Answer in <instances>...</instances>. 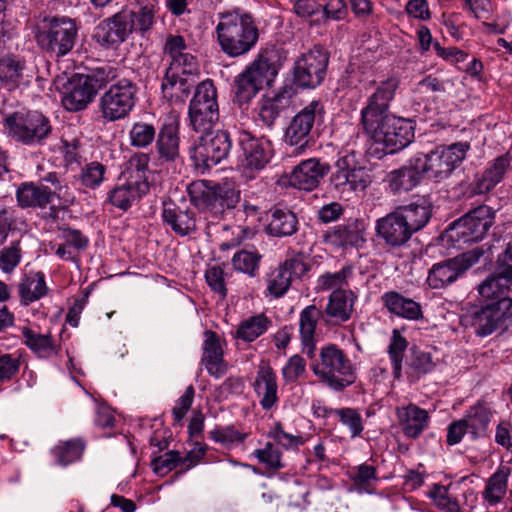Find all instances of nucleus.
Returning a JSON list of instances; mask_svg holds the SVG:
<instances>
[{"label": "nucleus", "instance_id": "nucleus-1", "mask_svg": "<svg viewBox=\"0 0 512 512\" xmlns=\"http://www.w3.org/2000/svg\"><path fill=\"white\" fill-rule=\"evenodd\" d=\"M400 81L390 77L380 82L361 109L360 124L363 131L377 143H382L389 153L407 147L414 139L412 120L397 117L390 112Z\"/></svg>", "mask_w": 512, "mask_h": 512}, {"label": "nucleus", "instance_id": "nucleus-2", "mask_svg": "<svg viewBox=\"0 0 512 512\" xmlns=\"http://www.w3.org/2000/svg\"><path fill=\"white\" fill-rule=\"evenodd\" d=\"M215 32L221 51L236 58L247 54L257 44L259 30L253 17L239 9L218 13Z\"/></svg>", "mask_w": 512, "mask_h": 512}, {"label": "nucleus", "instance_id": "nucleus-3", "mask_svg": "<svg viewBox=\"0 0 512 512\" xmlns=\"http://www.w3.org/2000/svg\"><path fill=\"white\" fill-rule=\"evenodd\" d=\"M310 368L314 375L330 389L343 391L356 381V367L348 355L336 344L321 347L313 357Z\"/></svg>", "mask_w": 512, "mask_h": 512}, {"label": "nucleus", "instance_id": "nucleus-4", "mask_svg": "<svg viewBox=\"0 0 512 512\" xmlns=\"http://www.w3.org/2000/svg\"><path fill=\"white\" fill-rule=\"evenodd\" d=\"M34 38L38 46L56 58L67 55L78 36L76 22L68 17L43 16L37 21Z\"/></svg>", "mask_w": 512, "mask_h": 512}, {"label": "nucleus", "instance_id": "nucleus-5", "mask_svg": "<svg viewBox=\"0 0 512 512\" xmlns=\"http://www.w3.org/2000/svg\"><path fill=\"white\" fill-rule=\"evenodd\" d=\"M118 70L111 65L94 69L90 74H75L71 77L62 97L63 107L71 112L85 109L97 92L116 80Z\"/></svg>", "mask_w": 512, "mask_h": 512}, {"label": "nucleus", "instance_id": "nucleus-6", "mask_svg": "<svg viewBox=\"0 0 512 512\" xmlns=\"http://www.w3.org/2000/svg\"><path fill=\"white\" fill-rule=\"evenodd\" d=\"M4 122L9 136L28 146L44 143L53 131L50 119L37 110L15 111Z\"/></svg>", "mask_w": 512, "mask_h": 512}, {"label": "nucleus", "instance_id": "nucleus-7", "mask_svg": "<svg viewBox=\"0 0 512 512\" xmlns=\"http://www.w3.org/2000/svg\"><path fill=\"white\" fill-rule=\"evenodd\" d=\"M100 96L98 109L102 118L108 122L125 119L133 110L137 100V85L130 79L119 76Z\"/></svg>", "mask_w": 512, "mask_h": 512}, {"label": "nucleus", "instance_id": "nucleus-8", "mask_svg": "<svg viewBox=\"0 0 512 512\" xmlns=\"http://www.w3.org/2000/svg\"><path fill=\"white\" fill-rule=\"evenodd\" d=\"M189 126L197 133L210 131L219 120L217 90L212 81L196 86L188 109Z\"/></svg>", "mask_w": 512, "mask_h": 512}, {"label": "nucleus", "instance_id": "nucleus-9", "mask_svg": "<svg viewBox=\"0 0 512 512\" xmlns=\"http://www.w3.org/2000/svg\"><path fill=\"white\" fill-rule=\"evenodd\" d=\"M468 143H455L440 146L430 153H416L415 156L423 172L436 181L446 179L465 159Z\"/></svg>", "mask_w": 512, "mask_h": 512}, {"label": "nucleus", "instance_id": "nucleus-10", "mask_svg": "<svg viewBox=\"0 0 512 512\" xmlns=\"http://www.w3.org/2000/svg\"><path fill=\"white\" fill-rule=\"evenodd\" d=\"M191 203L199 210L215 213L234 208L239 201V193L226 186L208 180L193 181L188 185Z\"/></svg>", "mask_w": 512, "mask_h": 512}, {"label": "nucleus", "instance_id": "nucleus-11", "mask_svg": "<svg viewBox=\"0 0 512 512\" xmlns=\"http://www.w3.org/2000/svg\"><path fill=\"white\" fill-rule=\"evenodd\" d=\"M511 308L512 299L485 303L480 307L467 309L461 315L460 323L464 328L471 329L475 335L486 337L498 329Z\"/></svg>", "mask_w": 512, "mask_h": 512}, {"label": "nucleus", "instance_id": "nucleus-12", "mask_svg": "<svg viewBox=\"0 0 512 512\" xmlns=\"http://www.w3.org/2000/svg\"><path fill=\"white\" fill-rule=\"evenodd\" d=\"M494 222L495 211L487 205H480L454 221L446 230V236L456 242H476L483 238Z\"/></svg>", "mask_w": 512, "mask_h": 512}, {"label": "nucleus", "instance_id": "nucleus-13", "mask_svg": "<svg viewBox=\"0 0 512 512\" xmlns=\"http://www.w3.org/2000/svg\"><path fill=\"white\" fill-rule=\"evenodd\" d=\"M195 141L191 159L199 169H210L227 159L232 148V139L226 130L200 133Z\"/></svg>", "mask_w": 512, "mask_h": 512}, {"label": "nucleus", "instance_id": "nucleus-14", "mask_svg": "<svg viewBox=\"0 0 512 512\" xmlns=\"http://www.w3.org/2000/svg\"><path fill=\"white\" fill-rule=\"evenodd\" d=\"M324 113L323 104L313 100L291 119L285 131L284 141L287 145L295 147L294 154H301L305 150L315 123L322 120Z\"/></svg>", "mask_w": 512, "mask_h": 512}, {"label": "nucleus", "instance_id": "nucleus-15", "mask_svg": "<svg viewBox=\"0 0 512 512\" xmlns=\"http://www.w3.org/2000/svg\"><path fill=\"white\" fill-rule=\"evenodd\" d=\"M489 274L478 285V294L485 303L511 299L506 294L512 285V258H490Z\"/></svg>", "mask_w": 512, "mask_h": 512}, {"label": "nucleus", "instance_id": "nucleus-16", "mask_svg": "<svg viewBox=\"0 0 512 512\" xmlns=\"http://www.w3.org/2000/svg\"><path fill=\"white\" fill-rule=\"evenodd\" d=\"M329 54L321 46H314L295 63L294 82L302 88L319 86L326 76Z\"/></svg>", "mask_w": 512, "mask_h": 512}, {"label": "nucleus", "instance_id": "nucleus-17", "mask_svg": "<svg viewBox=\"0 0 512 512\" xmlns=\"http://www.w3.org/2000/svg\"><path fill=\"white\" fill-rule=\"evenodd\" d=\"M238 143L242 151V166L245 171L259 172L272 159V142L267 138H257L248 131H242L239 134Z\"/></svg>", "mask_w": 512, "mask_h": 512}, {"label": "nucleus", "instance_id": "nucleus-18", "mask_svg": "<svg viewBox=\"0 0 512 512\" xmlns=\"http://www.w3.org/2000/svg\"><path fill=\"white\" fill-rule=\"evenodd\" d=\"M132 10L123 8L102 20L95 29L94 38L103 47H116L132 34Z\"/></svg>", "mask_w": 512, "mask_h": 512}, {"label": "nucleus", "instance_id": "nucleus-19", "mask_svg": "<svg viewBox=\"0 0 512 512\" xmlns=\"http://www.w3.org/2000/svg\"><path fill=\"white\" fill-rule=\"evenodd\" d=\"M309 267L301 258H288L266 277V292L273 298L283 297L289 290L293 278L303 276Z\"/></svg>", "mask_w": 512, "mask_h": 512}, {"label": "nucleus", "instance_id": "nucleus-20", "mask_svg": "<svg viewBox=\"0 0 512 512\" xmlns=\"http://www.w3.org/2000/svg\"><path fill=\"white\" fill-rule=\"evenodd\" d=\"M196 74L183 68L168 67L161 84L164 98L174 105L184 104L195 86L193 76Z\"/></svg>", "mask_w": 512, "mask_h": 512}, {"label": "nucleus", "instance_id": "nucleus-21", "mask_svg": "<svg viewBox=\"0 0 512 512\" xmlns=\"http://www.w3.org/2000/svg\"><path fill=\"white\" fill-rule=\"evenodd\" d=\"M357 295L350 289L332 291L328 302L322 311L326 324L340 325L351 319Z\"/></svg>", "mask_w": 512, "mask_h": 512}, {"label": "nucleus", "instance_id": "nucleus-22", "mask_svg": "<svg viewBox=\"0 0 512 512\" xmlns=\"http://www.w3.org/2000/svg\"><path fill=\"white\" fill-rule=\"evenodd\" d=\"M330 171V165L318 158L300 162L292 171L289 182L300 190L312 191Z\"/></svg>", "mask_w": 512, "mask_h": 512}, {"label": "nucleus", "instance_id": "nucleus-23", "mask_svg": "<svg viewBox=\"0 0 512 512\" xmlns=\"http://www.w3.org/2000/svg\"><path fill=\"white\" fill-rule=\"evenodd\" d=\"M479 258H447L433 265L429 271L428 283L439 289L454 282L466 270L472 267Z\"/></svg>", "mask_w": 512, "mask_h": 512}, {"label": "nucleus", "instance_id": "nucleus-24", "mask_svg": "<svg viewBox=\"0 0 512 512\" xmlns=\"http://www.w3.org/2000/svg\"><path fill=\"white\" fill-rule=\"evenodd\" d=\"M512 168V155L508 152L491 161L481 175L471 184V193L480 195L492 190Z\"/></svg>", "mask_w": 512, "mask_h": 512}, {"label": "nucleus", "instance_id": "nucleus-25", "mask_svg": "<svg viewBox=\"0 0 512 512\" xmlns=\"http://www.w3.org/2000/svg\"><path fill=\"white\" fill-rule=\"evenodd\" d=\"M396 416L403 434L412 439H417L430 423L428 411L414 403L397 407Z\"/></svg>", "mask_w": 512, "mask_h": 512}, {"label": "nucleus", "instance_id": "nucleus-26", "mask_svg": "<svg viewBox=\"0 0 512 512\" xmlns=\"http://www.w3.org/2000/svg\"><path fill=\"white\" fill-rule=\"evenodd\" d=\"M422 177L423 172L414 155L406 165L390 171L385 181L393 193H403L409 192L418 186Z\"/></svg>", "mask_w": 512, "mask_h": 512}, {"label": "nucleus", "instance_id": "nucleus-27", "mask_svg": "<svg viewBox=\"0 0 512 512\" xmlns=\"http://www.w3.org/2000/svg\"><path fill=\"white\" fill-rule=\"evenodd\" d=\"M204 338L201 362L211 376L220 378L226 374L228 366L224 360L219 336L216 332L207 330L204 332Z\"/></svg>", "mask_w": 512, "mask_h": 512}, {"label": "nucleus", "instance_id": "nucleus-28", "mask_svg": "<svg viewBox=\"0 0 512 512\" xmlns=\"http://www.w3.org/2000/svg\"><path fill=\"white\" fill-rule=\"evenodd\" d=\"M163 51L171 59L169 67L183 68L188 73H198L197 58L188 51L183 36L169 34L166 37Z\"/></svg>", "mask_w": 512, "mask_h": 512}, {"label": "nucleus", "instance_id": "nucleus-29", "mask_svg": "<svg viewBox=\"0 0 512 512\" xmlns=\"http://www.w3.org/2000/svg\"><path fill=\"white\" fill-rule=\"evenodd\" d=\"M376 230L378 235L393 247L402 246L413 234L396 210L378 219Z\"/></svg>", "mask_w": 512, "mask_h": 512}, {"label": "nucleus", "instance_id": "nucleus-30", "mask_svg": "<svg viewBox=\"0 0 512 512\" xmlns=\"http://www.w3.org/2000/svg\"><path fill=\"white\" fill-rule=\"evenodd\" d=\"M253 389L260 398V405L264 410H270L279 401L277 375L272 367L259 366Z\"/></svg>", "mask_w": 512, "mask_h": 512}, {"label": "nucleus", "instance_id": "nucleus-31", "mask_svg": "<svg viewBox=\"0 0 512 512\" xmlns=\"http://www.w3.org/2000/svg\"><path fill=\"white\" fill-rule=\"evenodd\" d=\"M149 182L136 177L135 179H124V182L117 185L109 193L110 202L120 208L127 210L132 202L141 198L149 192Z\"/></svg>", "mask_w": 512, "mask_h": 512}, {"label": "nucleus", "instance_id": "nucleus-32", "mask_svg": "<svg viewBox=\"0 0 512 512\" xmlns=\"http://www.w3.org/2000/svg\"><path fill=\"white\" fill-rule=\"evenodd\" d=\"M381 299L388 312L397 317L410 321H418L424 317L420 303L411 298L404 297L399 292H385Z\"/></svg>", "mask_w": 512, "mask_h": 512}, {"label": "nucleus", "instance_id": "nucleus-33", "mask_svg": "<svg viewBox=\"0 0 512 512\" xmlns=\"http://www.w3.org/2000/svg\"><path fill=\"white\" fill-rule=\"evenodd\" d=\"M278 52L274 48H264L246 67L263 85H270L278 74Z\"/></svg>", "mask_w": 512, "mask_h": 512}, {"label": "nucleus", "instance_id": "nucleus-34", "mask_svg": "<svg viewBox=\"0 0 512 512\" xmlns=\"http://www.w3.org/2000/svg\"><path fill=\"white\" fill-rule=\"evenodd\" d=\"M364 231L363 224L356 221L353 224L334 227L325 234L324 239L335 247L344 249L348 247L359 248L366 242Z\"/></svg>", "mask_w": 512, "mask_h": 512}, {"label": "nucleus", "instance_id": "nucleus-35", "mask_svg": "<svg viewBox=\"0 0 512 512\" xmlns=\"http://www.w3.org/2000/svg\"><path fill=\"white\" fill-rule=\"evenodd\" d=\"M512 468L509 463H501L496 471L487 479L482 498L489 506L502 502L507 490L508 479L511 476Z\"/></svg>", "mask_w": 512, "mask_h": 512}, {"label": "nucleus", "instance_id": "nucleus-36", "mask_svg": "<svg viewBox=\"0 0 512 512\" xmlns=\"http://www.w3.org/2000/svg\"><path fill=\"white\" fill-rule=\"evenodd\" d=\"M16 199L22 208H45L52 202L53 193L46 185L24 182L16 190Z\"/></svg>", "mask_w": 512, "mask_h": 512}, {"label": "nucleus", "instance_id": "nucleus-37", "mask_svg": "<svg viewBox=\"0 0 512 512\" xmlns=\"http://www.w3.org/2000/svg\"><path fill=\"white\" fill-rule=\"evenodd\" d=\"M323 314L315 305H309L300 313L299 328L302 342V352L310 359L315 356L316 345L314 340L318 320Z\"/></svg>", "mask_w": 512, "mask_h": 512}, {"label": "nucleus", "instance_id": "nucleus-38", "mask_svg": "<svg viewBox=\"0 0 512 512\" xmlns=\"http://www.w3.org/2000/svg\"><path fill=\"white\" fill-rule=\"evenodd\" d=\"M492 416V409L483 402H477L466 411L463 420L472 439L482 438L488 434Z\"/></svg>", "mask_w": 512, "mask_h": 512}, {"label": "nucleus", "instance_id": "nucleus-39", "mask_svg": "<svg viewBox=\"0 0 512 512\" xmlns=\"http://www.w3.org/2000/svg\"><path fill=\"white\" fill-rule=\"evenodd\" d=\"M396 211L412 233L422 229L431 217V208L425 199L400 206L396 208Z\"/></svg>", "mask_w": 512, "mask_h": 512}, {"label": "nucleus", "instance_id": "nucleus-40", "mask_svg": "<svg viewBox=\"0 0 512 512\" xmlns=\"http://www.w3.org/2000/svg\"><path fill=\"white\" fill-rule=\"evenodd\" d=\"M179 142L178 124H164L156 140V149L159 158L167 162L174 161L179 156Z\"/></svg>", "mask_w": 512, "mask_h": 512}, {"label": "nucleus", "instance_id": "nucleus-41", "mask_svg": "<svg viewBox=\"0 0 512 512\" xmlns=\"http://www.w3.org/2000/svg\"><path fill=\"white\" fill-rule=\"evenodd\" d=\"M298 229L296 215L288 210L274 207L270 210V220L266 232L271 236L285 237L294 234Z\"/></svg>", "mask_w": 512, "mask_h": 512}, {"label": "nucleus", "instance_id": "nucleus-42", "mask_svg": "<svg viewBox=\"0 0 512 512\" xmlns=\"http://www.w3.org/2000/svg\"><path fill=\"white\" fill-rule=\"evenodd\" d=\"M18 292L24 305H29L44 297L48 292L44 274L42 272L27 274L19 283Z\"/></svg>", "mask_w": 512, "mask_h": 512}, {"label": "nucleus", "instance_id": "nucleus-43", "mask_svg": "<svg viewBox=\"0 0 512 512\" xmlns=\"http://www.w3.org/2000/svg\"><path fill=\"white\" fill-rule=\"evenodd\" d=\"M162 217L164 222L181 236L188 235L196 229L194 213L189 210H182L175 206L164 207Z\"/></svg>", "mask_w": 512, "mask_h": 512}, {"label": "nucleus", "instance_id": "nucleus-44", "mask_svg": "<svg viewBox=\"0 0 512 512\" xmlns=\"http://www.w3.org/2000/svg\"><path fill=\"white\" fill-rule=\"evenodd\" d=\"M271 324L272 321L264 313L250 316L240 322L234 337L244 342H253L266 333Z\"/></svg>", "mask_w": 512, "mask_h": 512}, {"label": "nucleus", "instance_id": "nucleus-45", "mask_svg": "<svg viewBox=\"0 0 512 512\" xmlns=\"http://www.w3.org/2000/svg\"><path fill=\"white\" fill-rule=\"evenodd\" d=\"M263 86L255 76L245 69L235 79L234 102L240 107L249 103Z\"/></svg>", "mask_w": 512, "mask_h": 512}, {"label": "nucleus", "instance_id": "nucleus-46", "mask_svg": "<svg viewBox=\"0 0 512 512\" xmlns=\"http://www.w3.org/2000/svg\"><path fill=\"white\" fill-rule=\"evenodd\" d=\"M263 86L255 76L245 69L235 79L234 102L240 107L249 103Z\"/></svg>", "mask_w": 512, "mask_h": 512}, {"label": "nucleus", "instance_id": "nucleus-47", "mask_svg": "<svg viewBox=\"0 0 512 512\" xmlns=\"http://www.w3.org/2000/svg\"><path fill=\"white\" fill-rule=\"evenodd\" d=\"M348 156H351V160L349 161V169L346 170V198H349L352 193L364 191L371 182L365 168L358 165L356 153L354 151L348 152Z\"/></svg>", "mask_w": 512, "mask_h": 512}, {"label": "nucleus", "instance_id": "nucleus-48", "mask_svg": "<svg viewBox=\"0 0 512 512\" xmlns=\"http://www.w3.org/2000/svg\"><path fill=\"white\" fill-rule=\"evenodd\" d=\"M21 333L25 345L40 358H48L56 354V347L49 335L36 333L29 327H22Z\"/></svg>", "mask_w": 512, "mask_h": 512}, {"label": "nucleus", "instance_id": "nucleus-49", "mask_svg": "<svg viewBox=\"0 0 512 512\" xmlns=\"http://www.w3.org/2000/svg\"><path fill=\"white\" fill-rule=\"evenodd\" d=\"M63 243L54 244L52 249L58 256L68 253L82 252L89 244V239L80 230L65 227L61 229Z\"/></svg>", "mask_w": 512, "mask_h": 512}, {"label": "nucleus", "instance_id": "nucleus-50", "mask_svg": "<svg viewBox=\"0 0 512 512\" xmlns=\"http://www.w3.org/2000/svg\"><path fill=\"white\" fill-rule=\"evenodd\" d=\"M410 358L407 362L410 377L418 380L423 375L430 373L435 368L432 355L417 347L410 349Z\"/></svg>", "mask_w": 512, "mask_h": 512}, {"label": "nucleus", "instance_id": "nucleus-51", "mask_svg": "<svg viewBox=\"0 0 512 512\" xmlns=\"http://www.w3.org/2000/svg\"><path fill=\"white\" fill-rule=\"evenodd\" d=\"M408 341L399 330L394 329L388 346V354L392 365L393 376L400 379L402 375V362Z\"/></svg>", "mask_w": 512, "mask_h": 512}, {"label": "nucleus", "instance_id": "nucleus-52", "mask_svg": "<svg viewBox=\"0 0 512 512\" xmlns=\"http://www.w3.org/2000/svg\"><path fill=\"white\" fill-rule=\"evenodd\" d=\"M252 456L270 472H277L286 466L282 452L272 442H266L264 447L254 450Z\"/></svg>", "mask_w": 512, "mask_h": 512}, {"label": "nucleus", "instance_id": "nucleus-53", "mask_svg": "<svg viewBox=\"0 0 512 512\" xmlns=\"http://www.w3.org/2000/svg\"><path fill=\"white\" fill-rule=\"evenodd\" d=\"M84 448L83 441L72 439L58 444L51 452L59 465L67 466L81 458Z\"/></svg>", "mask_w": 512, "mask_h": 512}, {"label": "nucleus", "instance_id": "nucleus-54", "mask_svg": "<svg viewBox=\"0 0 512 512\" xmlns=\"http://www.w3.org/2000/svg\"><path fill=\"white\" fill-rule=\"evenodd\" d=\"M282 93H276L272 97H265L260 101L259 117L261 121L267 125L272 126L278 118L280 111L285 108L287 101Z\"/></svg>", "mask_w": 512, "mask_h": 512}, {"label": "nucleus", "instance_id": "nucleus-55", "mask_svg": "<svg viewBox=\"0 0 512 512\" xmlns=\"http://www.w3.org/2000/svg\"><path fill=\"white\" fill-rule=\"evenodd\" d=\"M25 61L18 56L9 54L0 58V81L14 82L22 76Z\"/></svg>", "mask_w": 512, "mask_h": 512}, {"label": "nucleus", "instance_id": "nucleus-56", "mask_svg": "<svg viewBox=\"0 0 512 512\" xmlns=\"http://www.w3.org/2000/svg\"><path fill=\"white\" fill-rule=\"evenodd\" d=\"M428 496L439 509L445 512H461L458 500L449 494L446 486L434 484Z\"/></svg>", "mask_w": 512, "mask_h": 512}, {"label": "nucleus", "instance_id": "nucleus-57", "mask_svg": "<svg viewBox=\"0 0 512 512\" xmlns=\"http://www.w3.org/2000/svg\"><path fill=\"white\" fill-rule=\"evenodd\" d=\"M156 8L152 4L140 7L135 12L132 10V33L138 32L141 35L148 33L155 23Z\"/></svg>", "mask_w": 512, "mask_h": 512}, {"label": "nucleus", "instance_id": "nucleus-58", "mask_svg": "<svg viewBox=\"0 0 512 512\" xmlns=\"http://www.w3.org/2000/svg\"><path fill=\"white\" fill-rule=\"evenodd\" d=\"M155 136L156 129L152 124L136 122L129 132L130 145L137 148H146L152 144Z\"/></svg>", "mask_w": 512, "mask_h": 512}, {"label": "nucleus", "instance_id": "nucleus-59", "mask_svg": "<svg viewBox=\"0 0 512 512\" xmlns=\"http://www.w3.org/2000/svg\"><path fill=\"white\" fill-rule=\"evenodd\" d=\"M337 413V420L345 426L351 438L359 437L364 430L363 418L360 412L355 408L343 407Z\"/></svg>", "mask_w": 512, "mask_h": 512}, {"label": "nucleus", "instance_id": "nucleus-60", "mask_svg": "<svg viewBox=\"0 0 512 512\" xmlns=\"http://www.w3.org/2000/svg\"><path fill=\"white\" fill-rule=\"evenodd\" d=\"M351 274V266H344L335 273L327 272L318 278L317 288L321 291L344 289L343 286L347 285V279Z\"/></svg>", "mask_w": 512, "mask_h": 512}, {"label": "nucleus", "instance_id": "nucleus-61", "mask_svg": "<svg viewBox=\"0 0 512 512\" xmlns=\"http://www.w3.org/2000/svg\"><path fill=\"white\" fill-rule=\"evenodd\" d=\"M209 436L217 443L230 446L235 443H243L248 434L237 430L234 425H227L214 428L209 432Z\"/></svg>", "mask_w": 512, "mask_h": 512}, {"label": "nucleus", "instance_id": "nucleus-62", "mask_svg": "<svg viewBox=\"0 0 512 512\" xmlns=\"http://www.w3.org/2000/svg\"><path fill=\"white\" fill-rule=\"evenodd\" d=\"M106 167L97 161L86 164L79 175L81 184L87 188L95 189L105 178Z\"/></svg>", "mask_w": 512, "mask_h": 512}, {"label": "nucleus", "instance_id": "nucleus-63", "mask_svg": "<svg viewBox=\"0 0 512 512\" xmlns=\"http://www.w3.org/2000/svg\"><path fill=\"white\" fill-rule=\"evenodd\" d=\"M150 156L146 153H135L127 162V167L122 173L123 179H135L139 177L148 181L146 173L148 171V165Z\"/></svg>", "mask_w": 512, "mask_h": 512}, {"label": "nucleus", "instance_id": "nucleus-64", "mask_svg": "<svg viewBox=\"0 0 512 512\" xmlns=\"http://www.w3.org/2000/svg\"><path fill=\"white\" fill-rule=\"evenodd\" d=\"M350 479L357 487H371L378 481L377 468L368 463H362L353 467Z\"/></svg>", "mask_w": 512, "mask_h": 512}]
</instances>
